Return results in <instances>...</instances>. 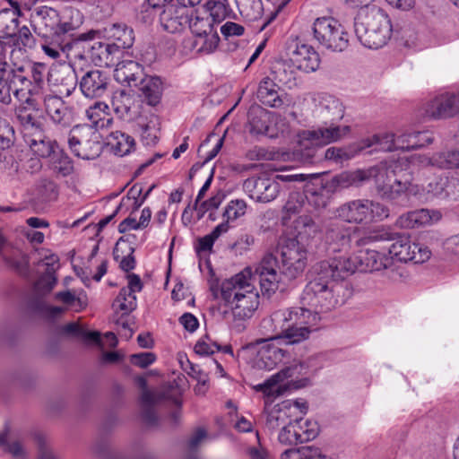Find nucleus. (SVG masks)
I'll list each match as a JSON object with an SVG mask.
<instances>
[{
  "label": "nucleus",
  "mask_w": 459,
  "mask_h": 459,
  "mask_svg": "<svg viewBox=\"0 0 459 459\" xmlns=\"http://www.w3.org/2000/svg\"><path fill=\"white\" fill-rule=\"evenodd\" d=\"M260 186L264 191L260 193V202L268 203L276 198L280 192V185L274 180L260 178Z\"/></svg>",
  "instance_id": "nucleus-60"
},
{
  "label": "nucleus",
  "mask_w": 459,
  "mask_h": 459,
  "mask_svg": "<svg viewBox=\"0 0 459 459\" xmlns=\"http://www.w3.org/2000/svg\"><path fill=\"white\" fill-rule=\"evenodd\" d=\"M426 113L435 119L459 115V91L457 93L446 92L437 95L427 104Z\"/></svg>",
  "instance_id": "nucleus-20"
},
{
  "label": "nucleus",
  "mask_w": 459,
  "mask_h": 459,
  "mask_svg": "<svg viewBox=\"0 0 459 459\" xmlns=\"http://www.w3.org/2000/svg\"><path fill=\"white\" fill-rule=\"evenodd\" d=\"M220 37L216 30L196 37L195 45L199 46L197 51L204 54L212 53L219 46Z\"/></svg>",
  "instance_id": "nucleus-51"
},
{
  "label": "nucleus",
  "mask_w": 459,
  "mask_h": 459,
  "mask_svg": "<svg viewBox=\"0 0 459 459\" xmlns=\"http://www.w3.org/2000/svg\"><path fill=\"white\" fill-rule=\"evenodd\" d=\"M24 233L34 248L33 265L39 274L34 290L39 295H45L50 292L56 283V272L60 266L59 257L49 249L36 247L44 241L45 237L42 231H24Z\"/></svg>",
  "instance_id": "nucleus-4"
},
{
  "label": "nucleus",
  "mask_w": 459,
  "mask_h": 459,
  "mask_svg": "<svg viewBox=\"0 0 459 459\" xmlns=\"http://www.w3.org/2000/svg\"><path fill=\"white\" fill-rule=\"evenodd\" d=\"M48 81L56 87L60 95L68 97L75 90L78 80L71 65L61 64L51 68Z\"/></svg>",
  "instance_id": "nucleus-22"
},
{
  "label": "nucleus",
  "mask_w": 459,
  "mask_h": 459,
  "mask_svg": "<svg viewBox=\"0 0 459 459\" xmlns=\"http://www.w3.org/2000/svg\"><path fill=\"white\" fill-rule=\"evenodd\" d=\"M329 189L320 185L307 184L304 190V197L307 204L314 207L315 210L325 208L330 200Z\"/></svg>",
  "instance_id": "nucleus-37"
},
{
  "label": "nucleus",
  "mask_w": 459,
  "mask_h": 459,
  "mask_svg": "<svg viewBox=\"0 0 459 459\" xmlns=\"http://www.w3.org/2000/svg\"><path fill=\"white\" fill-rule=\"evenodd\" d=\"M62 333L66 335L75 337L86 344L93 343L100 345L101 343V337L99 332L87 331L85 328L74 322L64 325L62 327Z\"/></svg>",
  "instance_id": "nucleus-40"
},
{
  "label": "nucleus",
  "mask_w": 459,
  "mask_h": 459,
  "mask_svg": "<svg viewBox=\"0 0 459 459\" xmlns=\"http://www.w3.org/2000/svg\"><path fill=\"white\" fill-rule=\"evenodd\" d=\"M373 175L372 170L343 171L335 175L330 181V188L333 191L348 188L351 186H359L365 181L368 180Z\"/></svg>",
  "instance_id": "nucleus-31"
},
{
  "label": "nucleus",
  "mask_w": 459,
  "mask_h": 459,
  "mask_svg": "<svg viewBox=\"0 0 459 459\" xmlns=\"http://www.w3.org/2000/svg\"><path fill=\"white\" fill-rule=\"evenodd\" d=\"M68 145L71 152L82 160H94L101 152V146L97 140L92 127L76 126L70 132Z\"/></svg>",
  "instance_id": "nucleus-13"
},
{
  "label": "nucleus",
  "mask_w": 459,
  "mask_h": 459,
  "mask_svg": "<svg viewBox=\"0 0 459 459\" xmlns=\"http://www.w3.org/2000/svg\"><path fill=\"white\" fill-rule=\"evenodd\" d=\"M325 270V275L310 281L305 287L301 302L314 309L293 307L286 311H277L273 315V321L290 322L284 331L288 343H297L308 338L311 332L318 329L319 312H327L342 306L351 297V290L344 281H338L332 276L331 269Z\"/></svg>",
  "instance_id": "nucleus-1"
},
{
  "label": "nucleus",
  "mask_w": 459,
  "mask_h": 459,
  "mask_svg": "<svg viewBox=\"0 0 459 459\" xmlns=\"http://www.w3.org/2000/svg\"><path fill=\"white\" fill-rule=\"evenodd\" d=\"M10 39H13V43L19 49L22 48H31L35 45V39L31 34L30 29L27 26H22L21 28H17V33L13 37Z\"/></svg>",
  "instance_id": "nucleus-59"
},
{
  "label": "nucleus",
  "mask_w": 459,
  "mask_h": 459,
  "mask_svg": "<svg viewBox=\"0 0 459 459\" xmlns=\"http://www.w3.org/2000/svg\"><path fill=\"white\" fill-rule=\"evenodd\" d=\"M108 143L116 154L125 156L131 152L134 147V139L121 131H115L109 134Z\"/></svg>",
  "instance_id": "nucleus-43"
},
{
  "label": "nucleus",
  "mask_w": 459,
  "mask_h": 459,
  "mask_svg": "<svg viewBox=\"0 0 459 459\" xmlns=\"http://www.w3.org/2000/svg\"><path fill=\"white\" fill-rule=\"evenodd\" d=\"M261 75L262 83L270 84L277 89H280L281 85L291 88L296 84V74L287 63L281 60L264 61Z\"/></svg>",
  "instance_id": "nucleus-19"
},
{
  "label": "nucleus",
  "mask_w": 459,
  "mask_h": 459,
  "mask_svg": "<svg viewBox=\"0 0 459 459\" xmlns=\"http://www.w3.org/2000/svg\"><path fill=\"white\" fill-rule=\"evenodd\" d=\"M187 23L191 31L195 35V38L201 35H206L215 30L216 24L210 20V18L204 13L199 14L196 13L195 15H192Z\"/></svg>",
  "instance_id": "nucleus-46"
},
{
  "label": "nucleus",
  "mask_w": 459,
  "mask_h": 459,
  "mask_svg": "<svg viewBox=\"0 0 459 459\" xmlns=\"http://www.w3.org/2000/svg\"><path fill=\"white\" fill-rule=\"evenodd\" d=\"M152 188L153 186L150 187L146 194L143 197H141L143 191L142 186L138 185L133 186L129 189L126 196L122 198L121 205L132 206L134 208L140 207Z\"/></svg>",
  "instance_id": "nucleus-55"
},
{
  "label": "nucleus",
  "mask_w": 459,
  "mask_h": 459,
  "mask_svg": "<svg viewBox=\"0 0 459 459\" xmlns=\"http://www.w3.org/2000/svg\"><path fill=\"white\" fill-rule=\"evenodd\" d=\"M327 360L326 353H317L310 356L305 362L294 363L260 385V392L270 398L283 395L290 390L303 388L309 384L308 377L303 376L323 368Z\"/></svg>",
  "instance_id": "nucleus-2"
},
{
  "label": "nucleus",
  "mask_w": 459,
  "mask_h": 459,
  "mask_svg": "<svg viewBox=\"0 0 459 459\" xmlns=\"http://www.w3.org/2000/svg\"><path fill=\"white\" fill-rule=\"evenodd\" d=\"M221 231H211L204 237L198 238L194 243L197 255H206L212 253L214 242L219 238Z\"/></svg>",
  "instance_id": "nucleus-53"
},
{
  "label": "nucleus",
  "mask_w": 459,
  "mask_h": 459,
  "mask_svg": "<svg viewBox=\"0 0 459 459\" xmlns=\"http://www.w3.org/2000/svg\"><path fill=\"white\" fill-rule=\"evenodd\" d=\"M317 455V447L302 446L285 450L281 459H314Z\"/></svg>",
  "instance_id": "nucleus-57"
},
{
  "label": "nucleus",
  "mask_w": 459,
  "mask_h": 459,
  "mask_svg": "<svg viewBox=\"0 0 459 459\" xmlns=\"http://www.w3.org/2000/svg\"><path fill=\"white\" fill-rule=\"evenodd\" d=\"M280 337L260 339V369L271 370L282 361L283 350L278 346Z\"/></svg>",
  "instance_id": "nucleus-27"
},
{
  "label": "nucleus",
  "mask_w": 459,
  "mask_h": 459,
  "mask_svg": "<svg viewBox=\"0 0 459 459\" xmlns=\"http://www.w3.org/2000/svg\"><path fill=\"white\" fill-rule=\"evenodd\" d=\"M441 219L439 211L422 208L402 214L396 220L395 226L401 230H413L432 226Z\"/></svg>",
  "instance_id": "nucleus-21"
},
{
  "label": "nucleus",
  "mask_w": 459,
  "mask_h": 459,
  "mask_svg": "<svg viewBox=\"0 0 459 459\" xmlns=\"http://www.w3.org/2000/svg\"><path fill=\"white\" fill-rule=\"evenodd\" d=\"M318 435V425L316 421L306 419L290 420L279 431L278 440L285 446L297 445L314 439Z\"/></svg>",
  "instance_id": "nucleus-17"
},
{
  "label": "nucleus",
  "mask_w": 459,
  "mask_h": 459,
  "mask_svg": "<svg viewBox=\"0 0 459 459\" xmlns=\"http://www.w3.org/2000/svg\"><path fill=\"white\" fill-rule=\"evenodd\" d=\"M278 90L270 84H264L260 82V102L270 108H281L283 106V100L278 93Z\"/></svg>",
  "instance_id": "nucleus-49"
},
{
  "label": "nucleus",
  "mask_w": 459,
  "mask_h": 459,
  "mask_svg": "<svg viewBox=\"0 0 459 459\" xmlns=\"http://www.w3.org/2000/svg\"><path fill=\"white\" fill-rule=\"evenodd\" d=\"M4 81H10V85L12 83L20 82L23 87L21 89L14 90V96L19 98L21 92L25 90L26 86L31 84V81L29 78V74H27L26 65H19L15 68H12L9 65V72L6 75V78Z\"/></svg>",
  "instance_id": "nucleus-48"
},
{
  "label": "nucleus",
  "mask_w": 459,
  "mask_h": 459,
  "mask_svg": "<svg viewBox=\"0 0 459 459\" xmlns=\"http://www.w3.org/2000/svg\"><path fill=\"white\" fill-rule=\"evenodd\" d=\"M44 105L47 114L55 124L67 126L74 121V109L68 107L61 97L46 95Z\"/></svg>",
  "instance_id": "nucleus-26"
},
{
  "label": "nucleus",
  "mask_w": 459,
  "mask_h": 459,
  "mask_svg": "<svg viewBox=\"0 0 459 459\" xmlns=\"http://www.w3.org/2000/svg\"><path fill=\"white\" fill-rule=\"evenodd\" d=\"M140 96L150 106L160 103L163 92V83L158 76H143L138 83Z\"/></svg>",
  "instance_id": "nucleus-32"
},
{
  "label": "nucleus",
  "mask_w": 459,
  "mask_h": 459,
  "mask_svg": "<svg viewBox=\"0 0 459 459\" xmlns=\"http://www.w3.org/2000/svg\"><path fill=\"white\" fill-rule=\"evenodd\" d=\"M135 97L126 91H117L113 93L111 105L117 116L122 119L130 120L137 113Z\"/></svg>",
  "instance_id": "nucleus-30"
},
{
  "label": "nucleus",
  "mask_w": 459,
  "mask_h": 459,
  "mask_svg": "<svg viewBox=\"0 0 459 459\" xmlns=\"http://www.w3.org/2000/svg\"><path fill=\"white\" fill-rule=\"evenodd\" d=\"M160 118L155 114L139 117L136 122L137 131L144 145H154L158 142L160 131Z\"/></svg>",
  "instance_id": "nucleus-33"
},
{
  "label": "nucleus",
  "mask_w": 459,
  "mask_h": 459,
  "mask_svg": "<svg viewBox=\"0 0 459 459\" xmlns=\"http://www.w3.org/2000/svg\"><path fill=\"white\" fill-rule=\"evenodd\" d=\"M32 22L35 30L43 36H60L72 30L73 25L69 22H61L58 12L48 6H39L34 9Z\"/></svg>",
  "instance_id": "nucleus-18"
},
{
  "label": "nucleus",
  "mask_w": 459,
  "mask_h": 459,
  "mask_svg": "<svg viewBox=\"0 0 459 459\" xmlns=\"http://www.w3.org/2000/svg\"><path fill=\"white\" fill-rule=\"evenodd\" d=\"M24 140L31 152L39 158L48 157L53 152V143L41 131L29 134L24 133Z\"/></svg>",
  "instance_id": "nucleus-39"
},
{
  "label": "nucleus",
  "mask_w": 459,
  "mask_h": 459,
  "mask_svg": "<svg viewBox=\"0 0 459 459\" xmlns=\"http://www.w3.org/2000/svg\"><path fill=\"white\" fill-rule=\"evenodd\" d=\"M221 350V345L213 342L208 334L202 336L195 345V351L201 356H208Z\"/></svg>",
  "instance_id": "nucleus-62"
},
{
  "label": "nucleus",
  "mask_w": 459,
  "mask_h": 459,
  "mask_svg": "<svg viewBox=\"0 0 459 459\" xmlns=\"http://www.w3.org/2000/svg\"><path fill=\"white\" fill-rule=\"evenodd\" d=\"M354 32L364 47L377 49L391 38V21L381 8L372 5L355 17Z\"/></svg>",
  "instance_id": "nucleus-3"
},
{
  "label": "nucleus",
  "mask_w": 459,
  "mask_h": 459,
  "mask_svg": "<svg viewBox=\"0 0 459 459\" xmlns=\"http://www.w3.org/2000/svg\"><path fill=\"white\" fill-rule=\"evenodd\" d=\"M307 410L308 405L305 399L283 401L268 412L265 427L271 430L280 431L290 420H303Z\"/></svg>",
  "instance_id": "nucleus-12"
},
{
  "label": "nucleus",
  "mask_w": 459,
  "mask_h": 459,
  "mask_svg": "<svg viewBox=\"0 0 459 459\" xmlns=\"http://www.w3.org/2000/svg\"><path fill=\"white\" fill-rule=\"evenodd\" d=\"M137 307L136 296L128 289L122 288L113 302V307L119 310L123 315H128Z\"/></svg>",
  "instance_id": "nucleus-47"
},
{
  "label": "nucleus",
  "mask_w": 459,
  "mask_h": 459,
  "mask_svg": "<svg viewBox=\"0 0 459 459\" xmlns=\"http://www.w3.org/2000/svg\"><path fill=\"white\" fill-rule=\"evenodd\" d=\"M246 203L242 200L230 201L223 212V220L227 223L237 220L246 212Z\"/></svg>",
  "instance_id": "nucleus-61"
},
{
  "label": "nucleus",
  "mask_w": 459,
  "mask_h": 459,
  "mask_svg": "<svg viewBox=\"0 0 459 459\" xmlns=\"http://www.w3.org/2000/svg\"><path fill=\"white\" fill-rule=\"evenodd\" d=\"M305 197L300 193H291L283 207V215L281 217V226L292 228L293 230H302L311 227H318L316 222V214H301L298 216L303 208Z\"/></svg>",
  "instance_id": "nucleus-15"
},
{
  "label": "nucleus",
  "mask_w": 459,
  "mask_h": 459,
  "mask_svg": "<svg viewBox=\"0 0 459 459\" xmlns=\"http://www.w3.org/2000/svg\"><path fill=\"white\" fill-rule=\"evenodd\" d=\"M351 133L350 126H340L337 123L324 122L323 126L314 130L303 131L301 134L300 152L304 162L313 163L316 156L315 146L322 147L343 139Z\"/></svg>",
  "instance_id": "nucleus-8"
},
{
  "label": "nucleus",
  "mask_w": 459,
  "mask_h": 459,
  "mask_svg": "<svg viewBox=\"0 0 459 459\" xmlns=\"http://www.w3.org/2000/svg\"><path fill=\"white\" fill-rule=\"evenodd\" d=\"M379 231H326L325 249L328 253L347 251L352 247H361L374 244Z\"/></svg>",
  "instance_id": "nucleus-11"
},
{
  "label": "nucleus",
  "mask_w": 459,
  "mask_h": 459,
  "mask_svg": "<svg viewBox=\"0 0 459 459\" xmlns=\"http://www.w3.org/2000/svg\"><path fill=\"white\" fill-rule=\"evenodd\" d=\"M277 258L266 254L260 262V291L270 298L279 288V276L276 272Z\"/></svg>",
  "instance_id": "nucleus-24"
},
{
  "label": "nucleus",
  "mask_w": 459,
  "mask_h": 459,
  "mask_svg": "<svg viewBox=\"0 0 459 459\" xmlns=\"http://www.w3.org/2000/svg\"><path fill=\"white\" fill-rule=\"evenodd\" d=\"M161 10L144 0L140 5V9L137 13V19L145 24H152L156 17L160 16Z\"/></svg>",
  "instance_id": "nucleus-58"
},
{
  "label": "nucleus",
  "mask_w": 459,
  "mask_h": 459,
  "mask_svg": "<svg viewBox=\"0 0 459 459\" xmlns=\"http://www.w3.org/2000/svg\"><path fill=\"white\" fill-rule=\"evenodd\" d=\"M107 33L112 40L110 44L116 47L121 54H123L124 49L132 47L134 40L133 30L126 24H112L107 30Z\"/></svg>",
  "instance_id": "nucleus-35"
},
{
  "label": "nucleus",
  "mask_w": 459,
  "mask_h": 459,
  "mask_svg": "<svg viewBox=\"0 0 459 459\" xmlns=\"http://www.w3.org/2000/svg\"><path fill=\"white\" fill-rule=\"evenodd\" d=\"M84 48H86V58L91 59L98 66H113L122 56L119 50L110 43L100 41L88 43Z\"/></svg>",
  "instance_id": "nucleus-23"
},
{
  "label": "nucleus",
  "mask_w": 459,
  "mask_h": 459,
  "mask_svg": "<svg viewBox=\"0 0 459 459\" xmlns=\"http://www.w3.org/2000/svg\"><path fill=\"white\" fill-rule=\"evenodd\" d=\"M397 151L407 152L419 149V143L416 142L415 131L405 132L396 136Z\"/></svg>",
  "instance_id": "nucleus-63"
},
{
  "label": "nucleus",
  "mask_w": 459,
  "mask_h": 459,
  "mask_svg": "<svg viewBox=\"0 0 459 459\" xmlns=\"http://www.w3.org/2000/svg\"><path fill=\"white\" fill-rule=\"evenodd\" d=\"M320 113L325 121L338 123L344 116V107L338 99L330 96L321 103Z\"/></svg>",
  "instance_id": "nucleus-41"
},
{
  "label": "nucleus",
  "mask_w": 459,
  "mask_h": 459,
  "mask_svg": "<svg viewBox=\"0 0 459 459\" xmlns=\"http://www.w3.org/2000/svg\"><path fill=\"white\" fill-rule=\"evenodd\" d=\"M20 14L18 8H4L0 11V37L10 39L17 33Z\"/></svg>",
  "instance_id": "nucleus-38"
},
{
  "label": "nucleus",
  "mask_w": 459,
  "mask_h": 459,
  "mask_svg": "<svg viewBox=\"0 0 459 459\" xmlns=\"http://www.w3.org/2000/svg\"><path fill=\"white\" fill-rule=\"evenodd\" d=\"M160 24L169 33L181 31L188 22V16L184 8L171 4L160 13Z\"/></svg>",
  "instance_id": "nucleus-29"
},
{
  "label": "nucleus",
  "mask_w": 459,
  "mask_h": 459,
  "mask_svg": "<svg viewBox=\"0 0 459 459\" xmlns=\"http://www.w3.org/2000/svg\"><path fill=\"white\" fill-rule=\"evenodd\" d=\"M378 237L375 243L392 241L389 253L399 261L423 264L431 257L430 249L425 245L413 240L409 234L398 231H380L375 233Z\"/></svg>",
  "instance_id": "nucleus-6"
},
{
  "label": "nucleus",
  "mask_w": 459,
  "mask_h": 459,
  "mask_svg": "<svg viewBox=\"0 0 459 459\" xmlns=\"http://www.w3.org/2000/svg\"><path fill=\"white\" fill-rule=\"evenodd\" d=\"M388 210L380 204L368 200H354L341 205L336 210V216L341 220L356 224H368L377 217H387Z\"/></svg>",
  "instance_id": "nucleus-10"
},
{
  "label": "nucleus",
  "mask_w": 459,
  "mask_h": 459,
  "mask_svg": "<svg viewBox=\"0 0 459 459\" xmlns=\"http://www.w3.org/2000/svg\"><path fill=\"white\" fill-rule=\"evenodd\" d=\"M108 106L98 101L86 109V117L96 130L108 128L112 124V117L108 112Z\"/></svg>",
  "instance_id": "nucleus-36"
},
{
  "label": "nucleus",
  "mask_w": 459,
  "mask_h": 459,
  "mask_svg": "<svg viewBox=\"0 0 459 459\" xmlns=\"http://www.w3.org/2000/svg\"><path fill=\"white\" fill-rule=\"evenodd\" d=\"M384 256L370 249H359L350 257L334 258L332 262L324 261L321 268L328 266L333 277H344V273L351 274L355 272L379 271L385 267Z\"/></svg>",
  "instance_id": "nucleus-7"
},
{
  "label": "nucleus",
  "mask_w": 459,
  "mask_h": 459,
  "mask_svg": "<svg viewBox=\"0 0 459 459\" xmlns=\"http://www.w3.org/2000/svg\"><path fill=\"white\" fill-rule=\"evenodd\" d=\"M154 394L159 403L161 401H169L178 407L181 405V390L176 382L163 385L161 390L158 393H154Z\"/></svg>",
  "instance_id": "nucleus-50"
},
{
  "label": "nucleus",
  "mask_w": 459,
  "mask_h": 459,
  "mask_svg": "<svg viewBox=\"0 0 459 459\" xmlns=\"http://www.w3.org/2000/svg\"><path fill=\"white\" fill-rule=\"evenodd\" d=\"M159 402L156 400L154 393L144 390L141 395L142 417L143 420L150 424L157 422V415L154 411V405Z\"/></svg>",
  "instance_id": "nucleus-45"
},
{
  "label": "nucleus",
  "mask_w": 459,
  "mask_h": 459,
  "mask_svg": "<svg viewBox=\"0 0 459 459\" xmlns=\"http://www.w3.org/2000/svg\"><path fill=\"white\" fill-rule=\"evenodd\" d=\"M314 39L322 48L331 52H342L349 46V34L341 22L332 17L316 18L312 26Z\"/></svg>",
  "instance_id": "nucleus-9"
},
{
  "label": "nucleus",
  "mask_w": 459,
  "mask_h": 459,
  "mask_svg": "<svg viewBox=\"0 0 459 459\" xmlns=\"http://www.w3.org/2000/svg\"><path fill=\"white\" fill-rule=\"evenodd\" d=\"M151 218L152 211L150 208L145 207L142 210L141 216L138 221L131 214L120 223L118 230H126V228L137 230L140 227L146 228L150 223Z\"/></svg>",
  "instance_id": "nucleus-54"
},
{
  "label": "nucleus",
  "mask_w": 459,
  "mask_h": 459,
  "mask_svg": "<svg viewBox=\"0 0 459 459\" xmlns=\"http://www.w3.org/2000/svg\"><path fill=\"white\" fill-rule=\"evenodd\" d=\"M429 164L444 169L459 168V150L435 153L429 158Z\"/></svg>",
  "instance_id": "nucleus-44"
},
{
  "label": "nucleus",
  "mask_w": 459,
  "mask_h": 459,
  "mask_svg": "<svg viewBox=\"0 0 459 459\" xmlns=\"http://www.w3.org/2000/svg\"><path fill=\"white\" fill-rule=\"evenodd\" d=\"M53 168L62 176H68L74 171L72 160L64 153L56 154L53 157Z\"/></svg>",
  "instance_id": "nucleus-64"
},
{
  "label": "nucleus",
  "mask_w": 459,
  "mask_h": 459,
  "mask_svg": "<svg viewBox=\"0 0 459 459\" xmlns=\"http://www.w3.org/2000/svg\"><path fill=\"white\" fill-rule=\"evenodd\" d=\"M251 278V268L246 267L235 276L222 281L221 297L226 305H230L233 307V304L236 302V308L242 307L239 302L244 301L247 298V293H251L254 290V286L250 282Z\"/></svg>",
  "instance_id": "nucleus-14"
},
{
  "label": "nucleus",
  "mask_w": 459,
  "mask_h": 459,
  "mask_svg": "<svg viewBox=\"0 0 459 459\" xmlns=\"http://www.w3.org/2000/svg\"><path fill=\"white\" fill-rule=\"evenodd\" d=\"M258 168V150L256 147L248 150L241 160L236 165L235 169L238 173H249Z\"/></svg>",
  "instance_id": "nucleus-52"
},
{
  "label": "nucleus",
  "mask_w": 459,
  "mask_h": 459,
  "mask_svg": "<svg viewBox=\"0 0 459 459\" xmlns=\"http://www.w3.org/2000/svg\"><path fill=\"white\" fill-rule=\"evenodd\" d=\"M144 76L142 65L134 60H125L116 64L115 80L128 87H137Z\"/></svg>",
  "instance_id": "nucleus-28"
},
{
  "label": "nucleus",
  "mask_w": 459,
  "mask_h": 459,
  "mask_svg": "<svg viewBox=\"0 0 459 459\" xmlns=\"http://www.w3.org/2000/svg\"><path fill=\"white\" fill-rule=\"evenodd\" d=\"M390 173L392 175H388L387 172H385L388 180V182L386 183H380V180L385 177L384 173H378L377 175H376V177L377 187L378 190L381 192L382 195L385 196L388 199L394 200L405 193V191L408 189V182L402 181L394 178V172L393 170Z\"/></svg>",
  "instance_id": "nucleus-34"
},
{
  "label": "nucleus",
  "mask_w": 459,
  "mask_h": 459,
  "mask_svg": "<svg viewBox=\"0 0 459 459\" xmlns=\"http://www.w3.org/2000/svg\"><path fill=\"white\" fill-rule=\"evenodd\" d=\"M108 78L105 72L93 69L86 72L79 81L82 93L90 99L100 98L107 91Z\"/></svg>",
  "instance_id": "nucleus-25"
},
{
  "label": "nucleus",
  "mask_w": 459,
  "mask_h": 459,
  "mask_svg": "<svg viewBox=\"0 0 459 459\" xmlns=\"http://www.w3.org/2000/svg\"><path fill=\"white\" fill-rule=\"evenodd\" d=\"M371 144L376 145V150L382 152L397 151L396 136L394 134L385 133L375 134L372 137Z\"/></svg>",
  "instance_id": "nucleus-56"
},
{
  "label": "nucleus",
  "mask_w": 459,
  "mask_h": 459,
  "mask_svg": "<svg viewBox=\"0 0 459 459\" xmlns=\"http://www.w3.org/2000/svg\"><path fill=\"white\" fill-rule=\"evenodd\" d=\"M312 241L313 238L307 231H299L295 238L284 239L279 244L282 272L290 279H296L303 273Z\"/></svg>",
  "instance_id": "nucleus-5"
},
{
  "label": "nucleus",
  "mask_w": 459,
  "mask_h": 459,
  "mask_svg": "<svg viewBox=\"0 0 459 459\" xmlns=\"http://www.w3.org/2000/svg\"><path fill=\"white\" fill-rule=\"evenodd\" d=\"M230 12L227 0H208L204 5V13L216 25L230 16Z\"/></svg>",
  "instance_id": "nucleus-42"
},
{
  "label": "nucleus",
  "mask_w": 459,
  "mask_h": 459,
  "mask_svg": "<svg viewBox=\"0 0 459 459\" xmlns=\"http://www.w3.org/2000/svg\"><path fill=\"white\" fill-rule=\"evenodd\" d=\"M286 51L290 62L297 69L310 73L319 68V54L312 46L302 42L299 38L288 40Z\"/></svg>",
  "instance_id": "nucleus-16"
}]
</instances>
